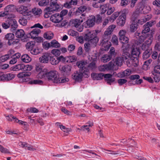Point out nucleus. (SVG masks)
Segmentation results:
<instances>
[{"label":"nucleus","instance_id":"nucleus-19","mask_svg":"<svg viewBox=\"0 0 160 160\" xmlns=\"http://www.w3.org/2000/svg\"><path fill=\"white\" fill-rule=\"evenodd\" d=\"M129 45L128 44H122V48L123 51V52L122 54V57L126 58V56H127V57L128 55H130V53L127 52V49Z\"/></svg>","mask_w":160,"mask_h":160},{"label":"nucleus","instance_id":"nucleus-59","mask_svg":"<svg viewBox=\"0 0 160 160\" xmlns=\"http://www.w3.org/2000/svg\"><path fill=\"white\" fill-rule=\"evenodd\" d=\"M112 42L113 44L115 45H117L118 44V39L117 36L113 35L112 38Z\"/></svg>","mask_w":160,"mask_h":160},{"label":"nucleus","instance_id":"nucleus-61","mask_svg":"<svg viewBox=\"0 0 160 160\" xmlns=\"http://www.w3.org/2000/svg\"><path fill=\"white\" fill-rule=\"evenodd\" d=\"M19 23L23 26L26 25L27 23V20L24 18H21L19 20Z\"/></svg>","mask_w":160,"mask_h":160},{"label":"nucleus","instance_id":"nucleus-24","mask_svg":"<svg viewBox=\"0 0 160 160\" xmlns=\"http://www.w3.org/2000/svg\"><path fill=\"white\" fill-rule=\"evenodd\" d=\"M77 0H71L68 2H66L64 4V7L67 8H70L73 6L76 5L77 4Z\"/></svg>","mask_w":160,"mask_h":160},{"label":"nucleus","instance_id":"nucleus-8","mask_svg":"<svg viewBox=\"0 0 160 160\" xmlns=\"http://www.w3.org/2000/svg\"><path fill=\"white\" fill-rule=\"evenodd\" d=\"M96 18L94 16H91L88 18L87 20L84 23V26L86 28H90L93 27L95 22Z\"/></svg>","mask_w":160,"mask_h":160},{"label":"nucleus","instance_id":"nucleus-16","mask_svg":"<svg viewBox=\"0 0 160 160\" xmlns=\"http://www.w3.org/2000/svg\"><path fill=\"white\" fill-rule=\"evenodd\" d=\"M51 55V54L49 53H44L39 58L40 62L42 63H48Z\"/></svg>","mask_w":160,"mask_h":160},{"label":"nucleus","instance_id":"nucleus-41","mask_svg":"<svg viewBox=\"0 0 160 160\" xmlns=\"http://www.w3.org/2000/svg\"><path fill=\"white\" fill-rule=\"evenodd\" d=\"M10 116L12 118L14 122L18 123L19 124L23 125L24 126L27 125V122H25L19 120L17 119V118L16 117L13 116L12 115H11Z\"/></svg>","mask_w":160,"mask_h":160},{"label":"nucleus","instance_id":"nucleus-51","mask_svg":"<svg viewBox=\"0 0 160 160\" xmlns=\"http://www.w3.org/2000/svg\"><path fill=\"white\" fill-rule=\"evenodd\" d=\"M106 4L108 5L107 7V8H106L107 9L106 11L108 10L107 13L108 15H110L114 12L115 10V8L114 7H110L109 4ZM104 9H106V8H104Z\"/></svg>","mask_w":160,"mask_h":160},{"label":"nucleus","instance_id":"nucleus-49","mask_svg":"<svg viewBox=\"0 0 160 160\" xmlns=\"http://www.w3.org/2000/svg\"><path fill=\"white\" fill-rule=\"evenodd\" d=\"M151 54V51L150 50H146L143 53L142 58L143 59H146Z\"/></svg>","mask_w":160,"mask_h":160},{"label":"nucleus","instance_id":"nucleus-35","mask_svg":"<svg viewBox=\"0 0 160 160\" xmlns=\"http://www.w3.org/2000/svg\"><path fill=\"white\" fill-rule=\"evenodd\" d=\"M54 11L50 8H46L44 10V17L46 18H48Z\"/></svg>","mask_w":160,"mask_h":160},{"label":"nucleus","instance_id":"nucleus-11","mask_svg":"<svg viewBox=\"0 0 160 160\" xmlns=\"http://www.w3.org/2000/svg\"><path fill=\"white\" fill-rule=\"evenodd\" d=\"M97 32L94 31H91L86 33L84 36V39L88 42L92 38L97 36Z\"/></svg>","mask_w":160,"mask_h":160},{"label":"nucleus","instance_id":"nucleus-15","mask_svg":"<svg viewBox=\"0 0 160 160\" xmlns=\"http://www.w3.org/2000/svg\"><path fill=\"white\" fill-rule=\"evenodd\" d=\"M60 70L64 72V74L65 75H68L70 74L71 67L68 65H66L63 66L59 68Z\"/></svg>","mask_w":160,"mask_h":160},{"label":"nucleus","instance_id":"nucleus-25","mask_svg":"<svg viewBox=\"0 0 160 160\" xmlns=\"http://www.w3.org/2000/svg\"><path fill=\"white\" fill-rule=\"evenodd\" d=\"M104 74L102 73H92L91 74V76L92 79L94 80H100L104 77Z\"/></svg>","mask_w":160,"mask_h":160},{"label":"nucleus","instance_id":"nucleus-53","mask_svg":"<svg viewBox=\"0 0 160 160\" xmlns=\"http://www.w3.org/2000/svg\"><path fill=\"white\" fill-rule=\"evenodd\" d=\"M119 41L122 44H128L129 39L128 37L126 36L119 38Z\"/></svg>","mask_w":160,"mask_h":160},{"label":"nucleus","instance_id":"nucleus-3","mask_svg":"<svg viewBox=\"0 0 160 160\" xmlns=\"http://www.w3.org/2000/svg\"><path fill=\"white\" fill-rule=\"evenodd\" d=\"M15 36L12 33H7L5 35V39L8 40L7 43L9 46L17 45L19 43V40L17 39H14Z\"/></svg>","mask_w":160,"mask_h":160},{"label":"nucleus","instance_id":"nucleus-30","mask_svg":"<svg viewBox=\"0 0 160 160\" xmlns=\"http://www.w3.org/2000/svg\"><path fill=\"white\" fill-rule=\"evenodd\" d=\"M108 71L112 70H114L116 69L115 67L116 65L114 63V60L111 61L108 64H106Z\"/></svg>","mask_w":160,"mask_h":160},{"label":"nucleus","instance_id":"nucleus-31","mask_svg":"<svg viewBox=\"0 0 160 160\" xmlns=\"http://www.w3.org/2000/svg\"><path fill=\"white\" fill-rule=\"evenodd\" d=\"M140 33H138L137 32H136L135 33V36H138L139 37L138 41V43L137 45H138L139 44H141L143 42L144 40L146 38L147 35H146L145 34H142V35L139 36V35Z\"/></svg>","mask_w":160,"mask_h":160},{"label":"nucleus","instance_id":"nucleus-43","mask_svg":"<svg viewBox=\"0 0 160 160\" xmlns=\"http://www.w3.org/2000/svg\"><path fill=\"white\" fill-rule=\"evenodd\" d=\"M53 37V34L51 32H45L43 35V37L47 39L50 40Z\"/></svg>","mask_w":160,"mask_h":160},{"label":"nucleus","instance_id":"nucleus-4","mask_svg":"<svg viewBox=\"0 0 160 160\" xmlns=\"http://www.w3.org/2000/svg\"><path fill=\"white\" fill-rule=\"evenodd\" d=\"M128 13L127 9H124L122 11V13L117 20V23L118 26L122 27L124 25L126 18V14Z\"/></svg>","mask_w":160,"mask_h":160},{"label":"nucleus","instance_id":"nucleus-26","mask_svg":"<svg viewBox=\"0 0 160 160\" xmlns=\"http://www.w3.org/2000/svg\"><path fill=\"white\" fill-rule=\"evenodd\" d=\"M126 56V58L122 57L124 60H125L126 61V64L128 67H132L133 66V63L132 62V57H130V54L129 55H128L127 57Z\"/></svg>","mask_w":160,"mask_h":160},{"label":"nucleus","instance_id":"nucleus-12","mask_svg":"<svg viewBox=\"0 0 160 160\" xmlns=\"http://www.w3.org/2000/svg\"><path fill=\"white\" fill-rule=\"evenodd\" d=\"M140 76L138 74L132 75L129 77V79L132 81H135L133 84H140L142 82V80L140 79Z\"/></svg>","mask_w":160,"mask_h":160},{"label":"nucleus","instance_id":"nucleus-6","mask_svg":"<svg viewBox=\"0 0 160 160\" xmlns=\"http://www.w3.org/2000/svg\"><path fill=\"white\" fill-rule=\"evenodd\" d=\"M111 38V36L104 33L100 40V45L105 48L109 47L110 42L109 40Z\"/></svg>","mask_w":160,"mask_h":160},{"label":"nucleus","instance_id":"nucleus-34","mask_svg":"<svg viewBox=\"0 0 160 160\" xmlns=\"http://www.w3.org/2000/svg\"><path fill=\"white\" fill-rule=\"evenodd\" d=\"M99 38L96 36L94 38H92L88 42L91 44L92 47H94L96 46L97 43L98 42Z\"/></svg>","mask_w":160,"mask_h":160},{"label":"nucleus","instance_id":"nucleus-39","mask_svg":"<svg viewBox=\"0 0 160 160\" xmlns=\"http://www.w3.org/2000/svg\"><path fill=\"white\" fill-rule=\"evenodd\" d=\"M87 9V7L84 6H81L77 10L76 12V14H78L79 13H80L81 14V15L83 16H85L84 14H82V13L85 11Z\"/></svg>","mask_w":160,"mask_h":160},{"label":"nucleus","instance_id":"nucleus-20","mask_svg":"<svg viewBox=\"0 0 160 160\" xmlns=\"http://www.w3.org/2000/svg\"><path fill=\"white\" fill-rule=\"evenodd\" d=\"M7 22H8L10 26L14 29L17 28L18 27L17 23L16 21L12 18H8L7 19Z\"/></svg>","mask_w":160,"mask_h":160},{"label":"nucleus","instance_id":"nucleus-29","mask_svg":"<svg viewBox=\"0 0 160 160\" xmlns=\"http://www.w3.org/2000/svg\"><path fill=\"white\" fill-rule=\"evenodd\" d=\"M30 12L35 16H39L42 13V10L40 8H34L32 9Z\"/></svg>","mask_w":160,"mask_h":160},{"label":"nucleus","instance_id":"nucleus-36","mask_svg":"<svg viewBox=\"0 0 160 160\" xmlns=\"http://www.w3.org/2000/svg\"><path fill=\"white\" fill-rule=\"evenodd\" d=\"M122 58V56L121 57H117L115 60H114V63L116 66H121L122 65V62L124 61Z\"/></svg>","mask_w":160,"mask_h":160},{"label":"nucleus","instance_id":"nucleus-18","mask_svg":"<svg viewBox=\"0 0 160 160\" xmlns=\"http://www.w3.org/2000/svg\"><path fill=\"white\" fill-rule=\"evenodd\" d=\"M112 75L110 74H104L105 80L108 84L111 85V83L115 81V78L112 77Z\"/></svg>","mask_w":160,"mask_h":160},{"label":"nucleus","instance_id":"nucleus-47","mask_svg":"<svg viewBox=\"0 0 160 160\" xmlns=\"http://www.w3.org/2000/svg\"><path fill=\"white\" fill-rule=\"evenodd\" d=\"M83 22V20L78 19H75L73 21L72 24L73 26L76 28H78L80 25L81 22Z\"/></svg>","mask_w":160,"mask_h":160},{"label":"nucleus","instance_id":"nucleus-17","mask_svg":"<svg viewBox=\"0 0 160 160\" xmlns=\"http://www.w3.org/2000/svg\"><path fill=\"white\" fill-rule=\"evenodd\" d=\"M41 32V30L38 28H36L28 34V37L33 39L35 38Z\"/></svg>","mask_w":160,"mask_h":160},{"label":"nucleus","instance_id":"nucleus-56","mask_svg":"<svg viewBox=\"0 0 160 160\" xmlns=\"http://www.w3.org/2000/svg\"><path fill=\"white\" fill-rule=\"evenodd\" d=\"M49 2V0H43L39 2L38 4L40 6H45L47 5Z\"/></svg>","mask_w":160,"mask_h":160},{"label":"nucleus","instance_id":"nucleus-9","mask_svg":"<svg viewBox=\"0 0 160 160\" xmlns=\"http://www.w3.org/2000/svg\"><path fill=\"white\" fill-rule=\"evenodd\" d=\"M154 22V21H150L145 24L143 26L144 29L142 31V34H145L147 36L149 35L150 34L147 33L149 32L150 30V27L152 26Z\"/></svg>","mask_w":160,"mask_h":160},{"label":"nucleus","instance_id":"nucleus-33","mask_svg":"<svg viewBox=\"0 0 160 160\" xmlns=\"http://www.w3.org/2000/svg\"><path fill=\"white\" fill-rule=\"evenodd\" d=\"M116 26L115 25H112L110 26L107 29L104 33L111 36V34L113 31L114 29L116 28Z\"/></svg>","mask_w":160,"mask_h":160},{"label":"nucleus","instance_id":"nucleus-14","mask_svg":"<svg viewBox=\"0 0 160 160\" xmlns=\"http://www.w3.org/2000/svg\"><path fill=\"white\" fill-rule=\"evenodd\" d=\"M140 20L137 22V20H134L131 21V23L130 26L129 30L131 32H134L137 30L138 27V23Z\"/></svg>","mask_w":160,"mask_h":160},{"label":"nucleus","instance_id":"nucleus-62","mask_svg":"<svg viewBox=\"0 0 160 160\" xmlns=\"http://www.w3.org/2000/svg\"><path fill=\"white\" fill-rule=\"evenodd\" d=\"M30 83L31 84H41L43 83V82L41 80L37 79L31 80Z\"/></svg>","mask_w":160,"mask_h":160},{"label":"nucleus","instance_id":"nucleus-32","mask_svg":"<svg viewBox=\"0 0 160 160\" xmlns=\"http://www.w3.org/2000/svg\"><path fill=\"white\" fill-rule=\"evenodd\" d=\"M77 65L78 68H80V69L79 70H82V71H84L86 69L87 71L89 72L88 69L85 67V63L84 62L82 61H80L79 62H78L77 63Z\"/></svg>","mask_w":160,"mask_h":160},{"label":"nucleus","instance_id":"nucleus-42","mask_svg":"<svg viewBox=\"0 0 160 160\" xmlns=\"http://www.w3.org/2000/svg\"><path fill=\"white\" fill-rule=\"evenodd\" d=\"M22 60L24 62L28 63L31 60V58L27 54L22 55L21 57Z\"/></svg>","mask_w":160,"mask_h":160},{"label":"nucleus","instance_id":"nucleus-54","mask_svg":"<svg viewBox=\"0 0 160 160\" xmlns=\"http://www.w3.org/2000/svg\"><path fill=\"white\" fill-rule=\"evenodd\" d=\"M51 46L53 48H58L60 47V44L55 40H53L50 42Z\"/></svg>","mask_w":160,"mask_h":160},{"label":"nucleus","instance_id":"nucleus-46","mask_svg":"<svg viewBox=\"0 0 160 160\" xmlns=\"http://www.w3.org/2000/svg\"><path fill=\"white\" fill-rule=\"evenodd\" d=\"M15 34L17 37L21 38L24 36L25 32L23 30L20 29L16 31Z\"/></svg>","mask_w":160,"mask_h":160},{"label":"nucleus","instance_id":"nucleus-60","mask_svg":"<svg viewBox=\"0 0 160 160\" xmlns=\"http://www.w3.org/2000/svg\"><path fill=\"white\" fill-rule=\"evenodd\" d=\"M98 69L100 72H105L108 71L106 64L101 65L98 67Z\"/></svg>","mask_w":160,"mask_h":160},{"label":"nucleus","instance_id":"nucleus-28","mask_svg":"<svg viewBox=\"0 0 160 160\" xmlns=\"http://www.w3.org/2000/svg\"><path fill=\"white\" fill-rule=\"evenodd\" d=\"M140 53V50L138 48H133L132 50L131 55H130V57L133 58H138Z\"/></svg>","mask_w":160,"mask_h":160},{"label":"nucleus","instance_id":"nucleus-38","mask_svg":"<svg viewBox=\"0 0 160 160\" xmlns=\"http://www.w3.org/2000/svg\"><path fill=\"white\" fill-rule=\"evenodd\" d=\"M15 76L14 74L12 73H9L6 74H4V81L11 80L13 79Z\"/></svg>","mask_w":160,"mask_h":160},{"label":"nucleus","instance_id":"nucleus-52","mask_svg":"<svg viewBox=\"0 0 160 160\" xmlns=\"http://www.w3.org/2000/svg\"><path fill=\"white\" fill-rule=\"evenodd\" d=\"M14 5L10 4L6 7L4 8L5 11H7L9 13V12H12L14 10Z\"/></svg>","mask_w":160,"mask_h":160},{"label":"nucleus","instance_id":"nucleus-27","mask_svg":"<svg viewBox=\"0 0 160 160\" xmlns=\"http://www.w3.org/2000/svg\"><path fill=\"white\" fill-rule=\"evenodd\" d=\"M47 69H44L42 70L37 73L36 76L38 78L42 79L43 78H46Z\"/></svg>","mask_w":160,"mask_h":160},{"label":"nucleus","instance_id":"nucleus-5","mask_svg":"<svg viewBox=\"0 0 160 160\" xmlns=\"http://www.w3.org/2000/svg\"><path fill=\"white\" fill-rule=\"evenodd\" d=\"M13 71L22 70L23 71H30L32 69V67L28 65H25L23 64H18L12 67Z\"/></svg>","mask_w":160,"mask_h":160},{"label":"nucleus","instance_id":"nucleus-40","mask_svg":"<svg viewBox=\"0 0 160 160\" xmlns=\"http://www.w3.org/2000/svg\"><path fill=\"white\" fill-rule=\"evenodd\" d=\"M153 36L152 34H150L149 35L146 36V39L145 43L147 44L148 46H149L152 42Z\"/></svg>","mask_w":160,"mask_h":160},{"label":"nucleus","instance_id":"nucleus-50","mask_svg":"<svg viewBox=\"0 0 160 160\" xmlns=\"http://www.w3.org/2000/svg\"><path fill=\"white\" fill-rule=\"evenodd\" d=\"M31 74L29 72H22L19 73L17 75L18 77L19 78H23L27 76H29Z\"/></svg>","mask_w":160,"mask_h":160},{"label":"nucleus","instance_id":"nucleus-45","mask_svg":"<svg viewBox=\"0 0 160 160\" xmlns=\"http://www.w3.org/2000/svg\"><path fill=\"white\" fill-rule=\"evenodd\" d=\"M50 61L51 64L53 65H56L59 63L58 57L56 58L50 55Z\"/></svg>","mask_w":160,"mask_h":160},{"label":"nucleus","instance_id":"nucleus-10","mask_svg":"<svg viewBox=\"0 0 160 160\" xmlns=\"http://www.w3.org/2000/svg\"><path fill=\"white\" fill-rule=\"evenodd\" d=\"M101 3V2H99V0L94 1L93 2L92 6L95 8H98L99 7L102 10V12H101V14H102L106 12V10H107V9L106 8V9H104V8H107V7L108 5L105 4L102 6Z\"/></svg>","mask_w":160,"mask_h":160},{"label":"nucleus","instance_id":"nucleus-48","mask_svg":"<svg viewBox=\"0 0 160 160\" xmlns=\"http://www.w3.org/2000/svg\"><path fill=\"white\" fill-rule=\"evenodd\" d=\"M112 58L109 55H104L101 58V61L104 63H106L111 60Z\"/></svg>","mask_w":160,"mask_h":160},{"label":"nucleus","instance_id":"nucleus-13","mask_svg":"<svg viewBox=\"0 0 160 160\" xmlns=\"http://www.w3.org/2000/svg\"><path fill=\"white\" fill-rule=\"evenodd\" d=\"M51 21L54 23H59L63 19V18L59 13H56L52 15L50 18Z\"/></svg>","mask_w":160,"mask_h":160},{"label":"nucleus","instance_id":"nucleus-64","mask_svg":"<svg viewBox=\"0 0 160 160\" xmlns=\"http://www.w3.org/2000/svg\"><path fill=\"white\" fill-rule=\"evenodd\" d=\"M27 111L28 112L32 113H37L38 112V110L35 108H28Z\"/></svg>","mask_w":160,"mask_h":160},{"label":"nucleus","instance_id":"nucleus-2","mask_svg":"<svg viewBox=\"0 0 160 160\" xmlns=\"http://www.w3.org/2000/svg\"><path fill=\"white\" fill-rule=\"evenodd\" d=\"M58 76L57 71L53 70L49 71L47 69L45 79L47 78L48 81H52L54 83H58L59 82V80H58Z\"/></svg>","mask_w":160,"mask_h":160},{"label":"nucleus","instance_id":"nucleus-23","mask_svg":"<svg viewBox=\"0 0 160 160\" xmlns=\"http://www.w3.org/2000/svg\"><path fill=\"white\" fill-rule=\"evenodd\" d=\"M17 10L23 16H28L29 14L28 10L27 9V8L25 6H21Z\"/></svg>","mask_w":160,"mask_h":160},{"label":"nucleus","instance_id":"nucleus-1","mask_svg":"<svg viewBox=\"0 0 160 160\" xmlns=\"http://www.w3.org/2000/svg\"><path fill=\"white\" fill-rule=\"evenodd\" d=\"M89 76V72L87 71L86 69L84 71H82V70L77 71L72 75L73 79L77 82L81 81L83 76L85 78H88Z\"/></svg>","mask_w":160,"mask_h":160},{"label":"nucleus","instance_id":"nucleus-58","mask_svg":"<svg viewBox=\"0 0 160 160\" xmlns=\"http://www.w3.org/2000/svg\"><path fill=\"white\" fill-rule=\"evenodd\" d=\"M15 53V51L12 49H10L8 52V53L6 54L9 57V58L14 57V56Z\"/></svg>","mask_w":160,"mask_h":160},{"label":"nucleus","instance_id":"nucleus-37","mask_svg":"<svg viewBox=\"0 0 160 160\" xmlns=\"http://www.w3.org/2000/svg\"><path fill=\"white\" fill-rule=\"evenodd\" d=\"M35 42L34 41H31L27 42L26 45V49L30 51L35 47Z\"/></svg>","mask_w":160,"mask_h":160},{"label":"nucleus","instance_id":"nucleus-57","mask_svg":"<svg viewBox=\"0 0 160 160\" xmlns=\"http://www.w3.org/2000/svg\"><path fill=\"white\" fill-rule=\"evenodd\" d=\"M51 53L55 56L58 57L61 54L60 51L57 49H54L51 51Z\"/></svg>","mask_w":160,"mask_h":160},{"label":"nucleus","instance_id":"nucleus-7","mask_svg":"<svg viewBox=\"0 0 160 160\" xmlns=\"http://www.w3.org/2000/svg\"><path fill=\"white\" fill-rule=\"evenodd\" d=\"M119 12H114L110 17H108L105 19L103 22V26L105 27L109 22H113L117 18L119 15Z\"/></svg>","mask_w":160,"mask_h":160},{"label":"nucleus","instance_id":"nucleus-21","mask_svg":"<svg viewBox=\"0 0 160 160\" xmlns=\"http://www.w3.org/2000/svg\"><path fill=\"white\" fill-rule=\"evenodd\" d=\"M58 0H51L50 6L48 7L54 11L57 10L59 8V6L57 4Z\"/></svg>","mask_w":160,"mask_h":160},{"label":"nucleus","instance_id":"nucleus-44","mask_svg":"<svg viewBox=\"0 0 160 160\" xmlns=\"http://www.w3.org/2000/svg\"><path fill=\"white\" fill-rule=\"evenodd\" d=\"M77 58L75 56H69L66 57V62L69 63L76 61Z\"/></svg>","mask_w":160,"mask_h":160},{"label":"nucleus","instance_id":"nucleus-63","mask_svg":"<svg viewBox=\"0 0 160 160\" xmlns=\"http://www.w3.org/2000/svg\"><path fill=\"white\" fill-rule=\"evenodd\" d=\"M139 11H136L134 12L132 16L131 21H132L134 20H136V19L139 16Z\"/></svg>","mask_w":160,"mask_h":160},{"label":"nucleus","instance_id":"nucleus-55","mask_svg":"<svg viewBox=\"0 0 160 160\" xmlns=\"http://www.w3.org/2000/svg\"><path fill=\"white\" fill-rule=\"evenodd\" d=\"M30 52L33 55H37L40 52V50L37 47H35L30 51Z\"/></svg>","mask_w":160,"mask_h":160},{"label":"nucleus","instance_id":"nucleus-22","mask_svg":"<svg viewBox=\"0 0 160 160\" xmlns=\"http://www.w3.org/2000/svg\"><path fill=\"white\" fill-rule=\"evenodd\" d=\"M131 70L127 69L124 71L118 73L117 74L118 77L119 78H123L124 77L128 76L131 74Z\"/></svg>","mask_w":160,"mask_h":160}]
</instances>
